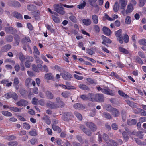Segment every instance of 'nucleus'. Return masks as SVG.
<instances>
[{
    "instance_id": "obj_1",
    "label": "nucleus",
    "mask_w": 146,
    "mask_h": 146,
    "mask_svg": "<svg viewBox=\"0 0 146 146\" xmlns=\"http://www.w3.org/2000/svg\"><path fill=\"white\" fill-rule=\"evenodd\" d=\"M122 30L121 29L115 32V36L118 37L117 40L119 41L121 44H122L123 42V40L124 42L127 43L128 42L129 40V38L128 35L127 34H124V36L123 37L122 35Z\"/></svg>"
},
{
    "instance_id": "obj_2",
    "label": "nucleus",
    "mask_w": 146,
    "mask_h": 146,
    "mask_svg": "<svg viewBox=\"0 0 146 146\" xmlns=\"http://www.w3.org/2000/svg\"><path fill=\"white\" fill-rule=\"evenodd\" d=\"M62 5L64 7L68 8H72L73 7V5L69 6L66 4L63 5L61 4H55L54 5V10L60 14H64L65 12L63 11L64 8L62 7Z\"/></svg>"
},
{
    "instance_id": "obj_3",
    "label": "nucleus",
    "mask_w": 146,
    "mask_h": 146,
    "mask_svg": "<svg viewBox=\"0 0 146 146\" xmlns=\"http://www.w3.org/2000/svg\"><path fill=\"white\" fill-rule=\"evenodd\" d=\"M4 30L6 33L13 34L17 32L16 30L11 27L7 26L4 28Z\"/></svg>"
},
{
    "instance_id": "obj_4",
    "label": "nucleus",
    "mask_w": 146,
    "mask_h": 146,
    "mask_svg": "<svg viewBox=\"0 0 146 146\" xmlns=\"http://www.w3.org/2000/svg\"><path fill=\"white\" fill-rule=\"evenodd\" d=\"M60 75L64 79L68 80H70V79L72 78V76L71 74L65 71L61 73Z\"/></svg>"
},
{
    "instance_id": "obj_5",
    "label": "nucleus",
    "mask_w": 146,
    "mask_h": 146,
    "mask_svg": "<svg viewBox=\"0 0 146 146\" xmlns=\"http://www.w3.org/2000/svg\"><path fill=\"white\" fill-rule=\"evenodd\" d=\"M134 8L131 4H129L127 5V9L126 10L125 12L124 11H122V13L123 15L125 16L128 13H129L133 10Z\"/></svg>"
},
{
    "instance_id": "obj_6",
    "label": "nucleus",
    "mask_w": 146,
    "mask_h": 146,
    "mask_svg": "<svg viewBox=\"0 0 146 146\" xmlns=\"http://www.w3.org/2000/svg\"><path fill=\"white\" fill-rule=\"evenodd\" d=\"M94 100L98 102H103L104 101V97L103 94H97L95 95Z\"/></svg>"
},
{
    "instance_id": "obj_7",
    "label": "nucleus",
    "mask_w": 146,
    "mask_h": 146,
    "mask_svg": "<svg viewBox=\"0 0 146 146\" xmlns=\"http://www.w3.org/2000/svg\"><path fill=\"white\" fill-rule=\"evenodd\" d=\"M8 4L9 6L16 8H19L21 7L20 3L16 1H9Z\"/></svg>"
},
{
    "instance_id": "obj_8",
    "label": "nucleus",
    "mask_w": 146,
    "mask_h": 146,
    "mask_svg": "<svg viewBox=\"0 0 146 146\" xmlns=\"http://www.w3.org/2000/svg\"><path fill=\"white\" fill-rule=\"evenodd\" d=\"M86 125L92 131H95L97 129L96 126L93 123L88 122L86 123Z\"/></svg>"
},
{
    "instance_id": "obj_9",
    "label": "nucleus",
    "mask_w": 146,
    "mask_h": 146,
    "mask_svg": "<svg viewBox=\"0 0 146 146\" xmlns=\"http://www.w3.org/2000/svg\"><path fill=\"white\" fill-rule=\"evenodd\" d=\"M71 113L70 112H65L62 117L63 119L65 121H68L72 117Z\"/></svg>"
},
{
    "instance_id": "obj_10",
    "label": "nucleus",
    "mask_w": 146,
    "mask_h": 146,
    "mask_svg": "<svg viewBox=\"0 0 146 146\" xmlns=\"http://www.w3.org/2000/svg\"><path fill=\"white\" fill-rule=\"evenodd\" d=\"M56 100L57 102V103L56 104L58 107V108H62L64 106L65 104L62 100L59 97H57L56 98Z\"/></svg>"
},
{
    "instance_id": "obj_11",
    "label": "nucleus",
    "mask_w": 146,
    "mask_h": 146,
    "mask_svg": "<svg viewBox=\"0 0 146 146\" xmlns=\"http://www.w3.org/2000/svg\"><path fill=\"white\" fill-rule=\"evenodd\" d=\"M28 104L27 101L24 100L19 101L16 103L17 105L20 106H25Z\"/></svg>"
},
{
    "instance_id": "obj_12",
    "label": "nucleus",
    "mask_w": 146,
    "mask_h": 146,
    "mask_svg": "<svg viewBox=\"0 0 146 146\" xmlns=\"http://www.w3.org/2000/svg\"><path fill=\"white\" fill-rule=\"evenodd\" d=\"M102 31L107 36H110L111 34V32L110 29L104 26L102 28Z\"/></svg>"
},
{
    "instance_id": "obj_13",
    "label": "nucleus",
    "mask_w": 146,
    "mask_h": 146,
    "mask_svg": "<svg viewBox=\"0 0 146 146\" xmlns=\"http://www.w3.org/2000/svg\"><path fill=\"white\" fill-rule=\"evenodd\" d=\"M47 105L50 108L52 109H55L58 108L56 104L50 101H49L47 103Z\"/></svg>"
},
{
    "instance_id": "obj_14",
    "label": "nucleus",
    "mask_w": 146,
    "mask_h": 146,
    "mask_svg": "<svg viewBox=\"0 0 146 146\" xmlns=\"http://www.w3.org/2000/svg\"><path fill=\"white\" fill-rule=\"evenodd\" d=\"M102 92L105 94L111 96H113L114 95V94L112 92V91L110 89L108 88H103L102 90Z\"/></svg>"
},
{
    "instance_id": "obj_15",
    "label": "nucleus",
    "mask_w": 146,
    "mask_h": 146,
    "mask_svg": "<svg viewBox=\"0 0 146 146\" xmlns=\"http://www.w3.org/2000/svg\"><path fill=\"white\" fill-rule=\"evenodd\" d=\"M102 37L103 40V41L102 42V43L106 45V43H111V41L110 39L104 36V35L102 36Z\"/></svg>"
},
{
    "instance_id": "obj_16",
    "label": "nucleus",
    "mask_w": 146,
    "mask_h": 146,
    "mask_svg": "<svg viewBox=\"0 0 146 146\" xmlns=\"http://www.w3.org/2000/svg\"><path fill=\"white\" fill-rule=\"evenodd\" d=\"M127 3V1H126L125 0H119V4L121 5V9L124 10Z\"/></svg>"
},
{
    "instance_id": "obj_17",
    "label": "nucleus",
    "mask_w": 146,
    "mask_h": 146,
    "mask_svg": "<svg viewBox=\"0 0 146 146\" xmlns=\"http://www.w3.org/2000/svg\"><path fill=\"white\" fill-rule=\"evenodd\" d=\"M11 47V46L10 44L5 45L2 48L1 51L2 52H5L9 50Z\"/></svg>"
},
{
    "instance_id": "obj_18",
    "label": "nucleus",
    "mask_w": 146,
    "mask_h": 146,
    "mask_svg": "<svg viewBox=\"0 0 146 146\" xmlns=\"http://www.w3.org/2000/svg\"><path fill=\"white\" fill-rule=\"evenodd\" d=\"M27 9L30 11H33L36 9V7L31 4L27 5Z\"/></svg>"
},
{
    "instance_id": "obj_19",
    "label": "nucleus",
    "mask_w": 146,
    "mask_h": 146,
    "mask_svg": "<svg viewBox=\"0 0 146 146\" xmlns=\"http://www.w3.org/2000/svg\"><path fill=\"white\" fill-rule=\"evenodd\" d=\"M112 114L114 116L117 117L119 116V113L118 110L115 108H111Z\"/></svg>"
},
{
    "instance_id": "obj_20",
    "label": "nucleus",
    "mask_w": 146,
    "mask_h": 146,
    "mask_svg": "<svg viewBox=\"0 0 146 146\" xmlns=\"http://www.w3.org/2000/svg\"><path fill=\"white\" fill-rule=\"evenodd\" d=\"M46 96V97L49 99H52L54 98V95L53 94L49 91H47L45 92Z\"/></svg>"
},
{
    "instance_id": "obj_21",
    "label": "nucleus",
    "mask_w": 146,
    "mask_h": 146,
    "mask_svg": "<svg viewBox=\"0 0 146 146\" xmlns=\"http://www.w3.org/2000/svg\"><path fill=\"white\" fill-rule=\"evenodd\" d=\"M13 16L16 18L19 19H21L22 18V15L18 12L15 11L12 13Z\"/></svg>"
},
{
    "instance_id": "obj_22",
    "label": "nucleus",
    "mask_w": 146,
    "mask_h": 146,
    "mask_svg": "<svg viewBox=\"0 0 146 146\" xmlns=\"http://www.w3.org/2000/svg\"><path fill=\"white\" fill-rule=\"evenodd\" d=\"M82 22L85 25L88 26L91 24L92 21L90 19H86L82 20Z\"/></svg>"
},
{
    "instance_id": "obj_23",
    "label": "nucleus",
    "mask_w": 146,
    "mask_h": 146,
    "mask_svg": "<svg viewBox=\"0 0 146 146\" xmlns=\"http://www.w3.org/2000/svg\"><path fill=\"white\" fill-rule=\"evenodd\" d=\"M126 102L127 104L131 107L136 108L137 107L136 104L133 102L127 100Z\"/></svg>"
},
{
    "instance_id": "obj_24",
    "label": "nucleus",
    "mask_w": 146,
    "mask_h": 146,
    "mask_svg": "<svg viewBox=\"0 0 146 146\" xmlns=\"http://www.w3.org/2000/svg\"><path fill=\"white\" fill-rule=\"evenodd\" d=\"M42 119L48 125H50L51 123V121L50 117L48 116H44Z\"/></svg>"
},
{
    "instance_id": "obj_25",
    "label": "nucleus",
    "mask_w": 146,
    "mask_h": 146,
    "mask_svg": "<svg viewBox=\"0 0 146 146\" xmlns=\"http://www.w3.org/2000/svg\"><path fill=\"white\" fill-rule=\"evenodd\" d=\"M5 39L7 42H11L13 41V38L11 35H9L6 36Z\"/></svg>"
},
{
    "instance_id": "obj_26",
    "label": "nucleus",
    "mask_w": 146,
    "mask_h": 146,
    "mask_svg": "<svg viewBox=\"0 0 146 146\" xmlns=\"http://www.w3.org/2000/svg\"><path fill=\"white\" fill-rule=\"evenodd\" d=\"M73 107L75 109L80 110L83 108V105L82 104L80 103H77L75 104L74 106Z\"/></svg>"
},
{
    "instance_id": "obj_27",
    "label": "nucleus",
    "mask_w": 146,
    "mask_h": 146,
    "mask_svg": "<svg viewBox=\"0 0 146 146\" xmlns=\"http://www.w3.org/2000/svg\"><path fill=\"white\" fill-rule=\"evenodd\" d=\"M127 124L129 125H135L137 123V121L134 119H132L130 120H127Z\"/></svg>"
},
{
    "instance_id": "obj_28",
    "label": "nucleus",
    "mask_w": 146,
    "mask_h": 146,
    "mask_svg": "<svg viewBox=\"0 0 146 146\" xmlns=\"http://www.w3.org/2000/svg\"><path fill=\"white\" fill-rule=\"evenodd\" d=\"M52 128L54 131H57L58 133H60L61 131V130L60 128L56 125H52Z\"/></svg>"
},
{
    "instance_id": "obj_29",
    "label": "nucleus",
    "mask_w": 146,
    "mask_h": 146,
    "mask_svg": "<svg viewBox=\"0 0 146 146\" xmlns=\"http://www.w3.org/2000/svg\"><path fill=\"white\" fill-rule=\"evenodd\" d=\"M21 42L23 45V49L26 51L27 50V46L29 47L28 44L25 41L24 39H22V40Z\"/></svg>"
},
{
    "instance_id": "obj_30",
    "label": "nucleus",
    "mask_w": 146,
    "mask_h": 146,
    "mask_svg": "<svg viewBox=\"0 0 146 146\" xmlns=\"http://www.w3.org/2000/svg\"><path fill=\"white\" fill-rule=\"evenodd\" d=\"M45 78L48 80L52 79L53 78V76L52 74L48 73L46 74L45 75Z\"/></svg>"
},
{
    "instance_id": "obj_31",
    "label": "nucleus",
    "mask_w": 146,
    "mask_h": 146,
    "mask_svg": "<svg viewBox=\"0 0 146 146\" xmlns=\"http://www.w3.org/2000/svg\"><path fill=\"white\" fill-rule=\"evenodd\" d=\"M9 81L4 80L1 81V83L2 84H5L6 86L8 87H9L12 84V83L11 82H9Z\"/></svg>"
},
{
    "instance_id": "obj_32",
    "label": "nucleus",
    "mask_w": 146,
    "mask_h": 146,
    "mask_svg": "<svg viewBox=\"0 0 146 146\" xmlns=\"http://www.w3.org/2000/svg\"><path fill=\"white\" fill-rule=\"evenodd\" d=\"M86 80L90 84H96L97 82L96 80L90 78H88L86 79Z\"/></svg>"
},
{
    "instance_id": "obj_33",
    "label": "nucleus",
    "mask_w": 146,
    "mask_h": 146,
    "mask_svg": "<svg viewBox=\"0 0 146 146\" xmlns=\"http://www.w3.org/2000/svg\"><path fill=\"white\" fill-rule=\"evenodd\" d=\"M92 19L93 23L95 24H97L98 22V17L97 15H93L92 16Z\"/></svg>"
},
{
    "instance_id": "obj_34",
    "label": "nucleus",
    "mask_w": 146,
    "mask_h": 146,
    "mask_svg": "<svg viewBox=\"0 0 146 146\" xmlns=\"http://www.w3.org/2000/svg\"><path fill=\"white\" fill-rule=\"evenodd\" d=\"M113 10L115 12H117L119 10V7L118 5V3L116 2L115 3L114 6H113Z\"/></svg>"
},
{
    "instance_id": "obj_35",
    "label": "nucleus",
    "mask_w": 146,
    "mask_h": 146,
    "mask_svg": "<svg viewBox=\"0 0 146 146\" xmlns=\"http://www.w3.org/2000/svg\"><path fill=\"white\" fill-rule=\"evenodd\" d=\"M74 114L77 118L80 120H82V115L78 112L77 111H75L74 112Z\"/></svg>"
},
{
    "instance_id": "obj_36",
    "label": "nucleus",
    "mask_w": 146,
    "mask_h": 146,
    "mask_svg": "<svg viewBox=\"0 0 146 146\" xmlns=\"http://www.w3.org/2000/svg\"><path fill=\"white\" fill-rule=\"evenodd\" d=\"M9 109L15 112H20L21 111V109L16 107H10Z\"/></svg>"
},
{
    "instance_id": "obj_37",
    "label": "nucleus",
    "mask_w": 146,
    "mask_h": 146,
    "mask_svg": "<svg viewBox=\"0 0 146 146\" xmlns=\"http://www.w3.org/2000/svg\"><path fill=\"white\" fill-rule=\"evenodd\" d=\"M2 114L4 116L7 117H11L12 116V113L8 111H3L1 112Z\"/></svg>"
},
{
    "instance_id": "obj_38",
    "label": "nucleus",
    "mask_w": 146,
    "mask_h": 146,
    "mask_svg": "<svg viewBox=\"0 0 146 146\" xmlns=\"http://www.w3.org/2000/svg\"><path fill=\"white\" fill-rule=\"evenodd\" d=\"M119 49L120 52L125 54H128L129 53V52L127 50L121 47H119Z\"/></svg>"
},
{
    "instance_id": "obj_39",
    "label": "nucleus",
    "mask_w": 146,
    "mask_h": 146,
    "mask_svg": "<svg viewBox=\"0 0 146 146\" xmlns=\"http://www.w3.org/2000/svg\"><path fill=\"white\" fill-rule=\"evenodd\" d=\"M103 116L105 118L109 119H111L112 118L111 115L107 112L104 113L103 114Z\"/></svg>"
},
{
    "instance_id": "obj_40",
    "label": "nucleus",
    "mask_w": 146,
    "mask_h": 146,
    "mask_svg": "<svg viewBox=\"0 0 146 146\" xmlns=\"http://www.w3.org/2000/svg\"><path fill=\"white\" fill-rule=\"evenodd\" d=\"M81 89L83 90H89V88L85 84H80L78 86Z\"/></svg>"
},
{
    "instance_id": "obj_41",
    "label": "nucleus",
    "mask_w": 146,
    "mask_h": 146,
    "mask_svg": "<svg viewBox=\"0 0 146 146\" xmlns=\"http://www.w3.org/2000/svg\"><path fill=\"white\" fill-rule=\"evenodd\" d=\"M9 146H16L18 145V143L16 141H10L8 143Z\"/></svg>"
},
{
    "instance_id": "obj_42",
    "label": "nucleus",
    "mask_w": 146,
    "mask_h": 146,
    "mask_svg": "<svg viewBox=\"0 0 146 146\" xmlns=\"http://www.w3.org/2000/svg\"><path fill=\"white\" fill-rule=\"evenodd\" d=\"M18 56L19 59L21 62L24 60L25 58L22 53L20 52L18 54Z\"/></svg>"
},
{
    "instance_id": "obj_43",
    "label": "nucleus",
    "mask_w": 146,
    "mask_h": 146,
    "mask_svg": "<svg viewBox=\"0 0 146 146\" xmlns=\"http://www.w3.org/2000/svg\"><path fill=\"white\" fill-rule=\"evenodd\" d=\"M40 13L39 10H36L32 12V15L35 17H37L38 19V16L39 15Z\"/></svg>"
},
{
    "instance_id": "obj_44",
    "label": "nucleus",
    "mask_w": 146,
    "mask_h": 146,
    "mask_svg": "<svg viewBox=\"0 0 146 146\" xmlns=\"http://www.w3.org/2000/svg\"><path fill=\"white\" fill-rule=\"evenodd\" d=\"M62 96L64 98H67L70 96V94L68 92L65 91L62 92L61 94Z\"/></svg>"
},
{
    "instance_id": "obj_45",
    "label": "nucleus",
    "mask_w": 146,
    "mask_h": 146,
    "mask_svg": "<svg viewBox=\"0 0 146 146\" xmlns=\"http://www.w3.org/2000/svg\"><path fill=\"white\" fill-rule=\"evenodd\" d=\"M23 127L27 130L29 129L31 127L30 125L26 122L24 123H23Z\"/></svg>"
},
{
    "instance_id": "obj_46",
    "label": "nucleus",
    "mask_w": 146,
    "mask_h": 146,
    "mask_svg": "<svg viewBox=\"0 0 146 146\" xmlns=\"http://www.w3.org/2000/svg\"><path fill=\"white\" fill-rule=\"evenodd\" d=\"M30 135L32 136H35L37 135V132L34 129H33L29 132Z\"/></svg>"
},
{
    "instance_id": "obj_47",
    "label": "nucleus",
    "mask_w": 146,
    "mask_h": 146,
    "mask_svg": "<svg viewBox=\"0 0 146 146\" xmlns=\"http://www.w3.org/2000/svg\"><path fill=\"white\" fill-rule=\"evenodd\" d=\"M52 16L53 20L56 23H59L60 20L58 17H56L53 15H52Z\"/></svg>"
},
{
    "instance_id": "obj_48",
    "label": "nucleus",
    "mask_w": 146,
    "mask_h": 146,
    "mask_svg": "<svg viewBox=\"0 0 146 146\" xmlns=\"http://www.w3.org/2000/svg\"><path fill=\"white\" fill-rule=\"evenodd\" d=\"M139 43L141 45L146 46V39H142L140 40L139 41Z\"/></svg>"
},
{
    "instance_id": "obj_49",
    "label": "nucleus",
    "mask_w": 146,
    "mask_h": 146,
    "mask_svg": "<svg viewBox=\"0 0 146 146\" xmlns=\"http://www.w3.org/2000/svg\"><path fill=\"white\" fill-rule=\"evenodd\" d=\"M131 18L130 16H127L125 19V23L127 24H130L131 22Z\"/></svg>"
},
{
    "instance_id": "obj_50",
    "label": "nucleus",
    "mask_w": 146,
    "mask_h": 146,
    "mask_svg": "<svg viewBox=\"0 0 146 146\" xmlns=\"http://www.w3.org/2000/svg\"><path fill=\"white\" fill-rule=\"evenodd\" d=\"M31 80V79L30 78H27L25 80V85L27 86L28 87L30 84V82Z\"/></svg>"
},
{
    "instance_id": "obj_51",
    "label": "nucleus",
    "mask_w": 146,
    "mask_h": 146,
    "mask_svg": "<svg viewBox=\"0 0 146 146\" xmlns=\"http://www.w3.org/2000/svg\"><path fill=\"white\" fill-rule=\"evenodd\" d=\"M122 135L125 140L126 141H127L129 139V137L127 135V133L125 131L123 132L122 133Z\"/></svg>"
},
{
    "instance_id": "obj_52",
    "label": "nucleus",
    "mask_w": 146,
    "mask_h": 146,
    "mask_svg": "<svg viewBox=\"0 0 146 146\" xmlns=\"http://www.w3.org/2000/svg\"><path fill=\"white\" fill-rule=\"evenodd\" d=\"M26 61L29 62H31L34 60V59L33 57L30 56H27L26 58Z\"/></svg>"
},
{
    "instance_id": "obj_53",
    "label": "nucleus",
    "mask_w": 146,
    "mask_h": 146,
    "mask_svg": "<svg viewBox=\"0 0 146 146\" xmlns=\"http://www.w3.org/2000/svg\"><path fill=\"white\" fill-rule=\"evenodd\" d=\"M88 98L90 99V100L91 101H93L94 100L95 95H94L90 93L88 94Z\"/></svg>"
},
{
    "instance_id": "obj_54",
    "label": "nucleus",
    "mask_w": 146,
    "mask_h": 146,
    "mask_svg": "<svg viewBox=\"0 0 146 146\" xmlns=\"http://www.w3.org/2000/svg\"><path fill=\"white\" fill-rule=\"evenodd\" d=\"M19 92L22 96H24L26 94V91L25 88H21L19 90Z\"/></svg>"
},
{
    "instance_id": "obj_55",
    "label": "nucleus",
    "mask_w": 146,
    "mask_h": 146,
    "mask_svg": "<svg viewBox=\"0 0 146 146\" xmlns=\"http://www.w3.org/2000/svg\"><path fill=\"white\" fill-rule=\"evenodd\" d=\"M105 107L106 110L107 111H111V108H113L111 107V105L109 104H107L105 105Z\"/></svg>"
},
{
    "instance_id": "obj_56",
    "label": "nucleus",
    "mask_w": 146,
    "mask_h": 146,
    "mask_svg": "<svg viewBox=\"0 0 146 146\" xmlns=\"http://www.w3.org/2000/svg\"><path fill=\"white\" fill-rule=\"evenodd\" d=\"M84 133L88 136H91L92 135V133L91 131L87 129Z\"/></svg>"
},
{
    "instance_id": "obj_57",
    "label": "nucleus",
    "mask_w": 146,
    "mask_h": 146,
    "mask_svg": "<svg viewBox=\"0 0 146 146\" xmlns=\"http://www.w3.org/2000/svg\"><path fill=\"white\" fill-rule=\"evenodd\" d=\"M16 137L14 135H11L6 137V139L9 141L11 140L16 138Z\"/></svg>"
},
{
    "instance_id": "obj_58",
    "label": "nucleus",
    "mask_w": 146,
    "mask_h": 146,
    "mask_svg": "<svg viewBox=\"0 0 146 146\" xmlns=\"http://www.w3.org/2000/svg\"><path fill=\"white\" fill-rule=\"evenodd\" d=\"M38 99L35 97L33 98L32 103L34 105H37L38 104L37 102Z\"/></svg>"
},
{
    "instance_id": "obj_59",
    "label": "nucleus",
    "mask_w": 146,
    "mask_h": 146,
    "mask_svg": "<svg viewBox=\"0 0 146 146\" xmlns=\"http://www.w3.org/2000/svg\"><path fill=\"white\" fill-rule=\"evenodd\" d=\"M76 138L77 140L81 143L83 144L84 143V141L83 139L82 138V137L78 135L76 136Z\"/></svg>"
},
{
    "instance_id": "obj_60",
    "label": "nucleus",
    "mask_w": 146,
    "mask_h": 146,
    "mask_svg": "<svg viewBox=\"0 0 146 146\" xmlns=\"http://www.w3.org/2000/svg\"><path fill=\"white\" fill-rule=\"evenodd\" d=\"M146 0H140L139 6L141 7L143 6L146 3Z\"/></svg>"
},
{
    "instance_id": "obj_61",
    "label": "nucleus",
    "mask_w": 146,
    "mask_h": 146,
    "mask_svg": "<svg viewBox=\"0 0 146 146\" xmlns=\"http://www.w3.org/2000/svg\"><path fill=\"white\" fill-rule=\"evenodd\" d=\"M86 5V3L85 1H84L80 5H77L78 7L79 8V9H83L84 7H85Z\"/></svg>"
},
{
    "instance_id": "obj_62",
    "label": "nucleus",
    "mask_w": 146,
    "mask_h": 146,
    "mask_svg": "<svg viewBox=\"0 0 146 146\" xmlns=\"http://www.w3.org/2000/svg\"><path fill=\"white\" fill-rule=\"evenodd\" d=\"M11 98H12L15 100H16L18 98V96L15 93H12Z\"/></svg>"
},
{
    "instance_id": "obj_63",
    "label": "nucleus",
    "mask_w": 146,
    "mask_h": 146,
    "mask_svg": "<svg viewBox=\"0 0 146 146\" xmlns=\"http://www.w3.org/2000/svg\"><path fill=\"white\" fill-rule=\"evenodd\" d=\"M118 92L119 94L122 96L126 98L128 97V96L127 95L123 92L122 91L119 90Z\"/></svg>"
},
{
    "instance_id": "obj_64",
    "label": "nucleus",
    "mask_w": 146,
    "mask_h": 146,
    "mask_svg": "<svg viewBox=\"0 0 146 146\" xmlns=\"http://www.w3.org/2000/svg\"><path fill=\"white\" fill-rule=\"evenodd\" d=\"M103 139L106 141H107L109 140V137L105 133L103 134Z\"/></svg>"
}]
</instances>
